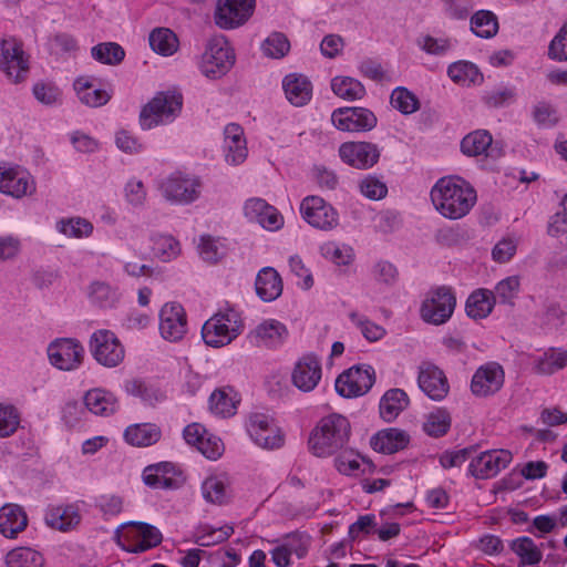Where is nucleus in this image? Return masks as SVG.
I'll return each mask as SVG.
<instances>
[{"mask_svg": "<svg viewBox=\"0 0 567 567\" xmlns=\"http://www.w3.org/2000/svg\"><path fill=\"white\" fill-rule=\"evenodd\" d=\"M287 100L295 106L306 105L312 96V85L302 74H288L282 81Z\"/></svg>", "mask_w": 567, "mask_h": 567, "instance_id": "c85d7f7f", "label": "nucleus"}, {"mask_svg": "<svg viewBox=\"0 0 567 567\" xmlns=\"http://www.w3.org/2000/svg\"><path fill=\"white\" fill-rule=\"evenodd\" d=\"M471 30L480 38H493L498 32L497 17L488 10L477 11L471 18Z\"/></svg>", "mask_w": 567, "mask_h": 567, "instance_id": "79ce46f5", "label": "nucleus"}, {"mask_svg": "<svg viewBox=\"0 0 567 567\" xmlns=\"http://www.w3.org/2000/svg\"><path fill=\"white\" fill-rule=\"evenodd\" d=\"M417 382L420 389L434 401L443 400L450 390L444 372L433 364H425L420 368Z\"/></svg>", "mask_w": 567, "mask_h": 567, "instance_id": "b1692460", "label": "nucleus"}, {"mask_svg": "<svg viewBox=\"0 0 567 567\" xmlns=\"http://www.w3.org/2000/svg\"><path fill=\"white\" fill-rule=\"evenodd\" d=\"M493 138L488 131L477 130L467 134L461 142V150L467 156L487 154Z\"/></svg>", "mask_w": 567, "mask_h": 567, "instance_id": "37998d69", "label": "nucleus"}, {"mask_svg": "<svg viewBox=\"0 0 567 567\" xmlns=\"http://www.w3.org/2000/svg\"><path fill=\"white\" fill-rule=\"evenodd\" d=\"M257 296L266 302L276 300L282 293V280L272 267L262 268L255 281Z\"/></svg>", "mask_w": 567, "mask_h": 567, "instance_id": "c756f323", "label": "nucleus"}, {"mask_svg": "<svg viewBox=\"0 0 567 567\" xmlns=\"http://www.w3.org/2000/svg\"><path fill=\"white\" fill-rule=\"evenodd\" d=\"M236 55L228 40L223 34L209 39L200 62L202 73L209 79H219L227 74L235 64Z\"/></svg>", "mask_w": 567, "mask_h": 567, "instance_id": "20e7f679", "label": "nucleus"}, {"mask_svg": "<svg viewBox=\"0 0 567 567\" xmlns=\"http://www.w3.org/2000/svg\"><path fill=\"white\" fill-rule=\"evenodd\" d=\"M0 69L14 83L27 78L29 61L24 56L22 43L16 39H3L1 41Z\"/></svg>", "mask_w": 567, "mask_h": 567, "instance_id": "2eb2a0df", "label": "nucleus"}, {"mask_svg": "<svg viewBox=\"0 0 567 567\" xmlns=\"http://www.w3.org/2000/svg\"><path fill=\"white\" fill-rule=\"evenodd\" d=\"M444 12L455 20H464L474 8L473 0H442Z\"/></svg>", "mask_w": 567, "mask_h": 567, "instance_id": "338daca9", "label": "nucleus"}, {"mask_svg": "<svg viewBox=\"0 0 567 567\" xmlns=\"http://www.w3.org/2000/svg\"><path fill=\"white\" fill-rule=\"evenodd\" d=\"M351 321L361 330L363 337L369 341H378L385 334V329L369 319L359 316L357 312L349 315Z\"/></svg>", "mask_w": 567, "mask_h": 567, "instance_id": "bf43d9fd", "label": "nucleus"}, {"mask_svg": "<svg viewBox=\"0 0 567 567\" xmlns=\"http://www.w3.org/2000/svg\"><path fill=\"white\" fill-rule=\"evenodd\" d=\"M333 93L348 101L360 100L365 95V87L354 78L336 76L331 81Z\"/></svg>", "mask_w": 567, "mask_h": 567, "instance_id": "a19ab883", "label": "nucleus"}, {"mask_svg": "<svg viewBox=\"0 0 567 567\" xmlns=\"http://www.w3.org/2000/svg\"><path fill=\"white\" fill-rule=\"evenodd\" d=\"M417 45L427 54L444 55L451 50L452 43L446 38H434L431 35H422L417 39Z\"/></svg>", "mask_w": 567, "mask_h": 567, "instance_id": "e2e57ef3", "label": "nucleus"}, {"mask_svg": "<svg viewBox=\"0 0 567 567\" xmlns=\"http://www.w3.org/2000/svg\"><path fill=\"white\" fill-rule=\"evenodd\" d=\"M495 298L493 291L488 289H476L473 291L465 303L466 315L472 319H484L493 310Z\"/></svg>", "mask_w": 567, "mask_h": 567, "instance_id": "f704fd0d", "label": "nucleus"}, {"mask_svg": "<svg viewBox=\"0 0 567 567\" xmlns=\"http://www.w3.org/2000/svg\"><path fill=\"white\" fill-rule=\"evenodd\" d=\"M350 436V421L339 413H331L321 417L310 432L309 450L318 457L331 456L347 447Z\"/></svg>", "mask_w": 567, "mask_h": 567, "instance_id": "f03ea898", "label": "nucleus"}, {"mask_svg": "<svg viewBox=\"0 0 567 567\" xmlns=\"http://www.w3.org/2000/svg\"><path fill=\"white\" fill-rule=\"evenodd\" d=\"M202 182L196 176L174 172L159 184L162 195L171 203L188 205L200 195Z\"/></svg>", "mask_w": 567, "mask_h": 567, "instance_id": "6e6552de", "label": "nucleus"}, {"mask_svg": "<svg viewBox=\"0 0 567 567\" xmlns=\"http://www.w3.org/2000/svg\"><path fill=\"white\" fill-rule=\"evenodd\" d=\"M241 328L243 324L234 310L218 312L204 323L202 338L207 346L221 348L236 339Z\"/></svg>", "mask_w": 567, "mask_h": 567, "instance_id": "423d86ee", "label": "nucleus"}, {"mask_svg": "<svg viewBox=\"0 0 567 567\" xmlns=\"http://www.w3.org/2000/svg\"><path fill=\"white\" fill-rule=\"evenodd\" d=\"M520 287V280L518 276H509L501 280L493 292L495 302L498 301L504 305H514V300L517 298Z\"/></svg>", "mask_w": 567, "mask_h": 567, "instance_id": "864d4df0", "label": "nucleus"}, {"mask_svg": "<svg viewBox=\"0 0 567 567\" xmlns=\"http://www.w3.org/2000/svg\"><path fill=\"white\" fill-rule=\"evenodd\" d=\"M200 257L208 262H217L225 254L223 246L212 236H202L198 244Z\"/></svg>", "mask_w": 567, "mask_h": 567, "instance_id": "680f3d73", "label": "nucleus"}, {"mask_svg": "<svg viewBox=\"0 0 567 567\" xmlns=\"http://www.w3.org/2000/svg\"><path fill=\"white\" fill-rule=\"evenodd\" d=\"M115 144L127 154H138L144 150L143 143L132 132L124 128L116 132Z\"/></svg>", "mask_w": 567, "mask_h": 567, "instance_id": "69168bd1", "label": "nucleus"}, {"mask_svg": "<svg viewBox=\"0 0 567 567\" xmlns=\"http://www.w3.org/2000/svg\"><path fill=\"white\" fill-rule=\"evenodd\" d=\"M159 333L169 342H177L187 333V316L181 303L167 302L162 307Z\"/></svg>", "mask_w": 567, "mask_h": 567, "instance_id": "a211bd4d", "label": "nucleus"}, {"mask_svg": "<svg viewBox=\"0 0 567 567\" xmlns=\"http://www.w3.org/2000/svg\"><path fill=\"white\" fill-rule=\"evenodd\" d=\"M0 192L14 198H22L35 192L33 177L20 167H0Z\"/></svg>", "mask_w": 567, "mask_h": 567, "instance_id": "412c9836", "label": "nucleus"}, {"mask_svg": "<svg viewBox=\"0 0 567 567\" xmlns=\"http://www.w3.org/2000/svg\"><path fill=\"white\" fill-rule=\"evenodd\" d=\"M519 558V567L537 565L543 559V553L534 540L527 536L513 539L509 545Z\"/></svg>", "mask_w": 567, "mask_h": 567, "instance_id": "e433bc0d", "label": "nucleus"}, {"mask_svg": "<svg viewBox=\"0 0 567 567\" xmlns=\"http://www.w3.org/2000/svg\"><path fill=\"white\" fill-rule=\"evenodd\" d=\"M450 79L458 84H475L483 81V75L478 68L468 61H457L447 69Z\"/></svg>", "mask_w": 567, "mask_h": 567, "instance_id": "c03bdc74", "label": "nucleus"}, {"mask_svg": "<svg viewBox=\"0 0 567 567\" xmlns=\"http://www.w3.org/2000/svg\"><path fill=\"white\" fill-rule=\"evenodd\" d=\"M287 337L286 326L274 319L264 321L251 332L255 344L265 348H277L285 342Z\"/></svg>", "mask_w": 567, "mask_h": 567, "instance_id": "bb28decb", "label": "nucleus"}, {"mask_svg": "<svg viewBox=\"0 0 567 567\" xmlns=\"http://www.w3.org/2000/svg\"><path fill=\"white\" fill-rule=\"evenodd\" d=\"M548 56L556 61H567V21L550 41Z\"/></svg>", "mask_w": 567, "mask_h": 567, "instance_id": "0e129e2a", "label": "nucleus"}, {"mask_svg": "<svg viewBox=\"0 0 567 567\" xmlns=\"http://www.w3.org/2000/svg\"><path fill=\"white\" fill-rule=\"evenodd\" d=\"M512 453L506 450H492L482 452L472 458L468 472L472 476L486 480L496 476L512 462Z\"/></svg>", "mask_w": 567, "mask_h": 567, "instance_id": "6ab92c4d", "label": "nucleus"}, {"mask_svg": "<svg viewBox=\"0 0 567 567\" xmlns=\"http://www.w3.org/2000/svg\"><path fill=\"white\" fill-rule=\"evenodd\" d=\"M256 0H217L215 23L225 30L236 29L252 16Z\"/></svg>", "mask_w": 567, "mask_h": 567, "instance_id": "f8f14e48", "label": "nucleus"}, {"mask_svg": "<svg viewBox=\"0 0 567 567\" xmlns=\"http://www.w3.org/2000/svg\"><path fill=\"white\" fill-rule=\"evenodd\" d=\"M456 297L451 287L441 286L431 289L420 308L421 318L431 324L445 323L453 315Z\"/></svg>", "mask_w": 567, "mask_h": 567, "instance_id": "0eeeda50", "label": "nucleus"}, {"mask_svg": "<svg viewBox=\"0 0 567 567\" xmlns=\"http://www.w3.org/2000/svg\"><path fill=\"white\" fill-rule=\"evenodd\" d=\"M303 219L315 228L330 230L338 226L337 210L319 196H308L300 204Z\"/></svg>", "mask_w": 567, "mask_h": 567, "instance_id": "4468645a", "label": "nucleus"}, {"mask_svg": "<svg viewBox=\"0 0 567 567\" xmlns=\"http://www.w3.org/2000/svg\"><path fill=\"white\" fill-rule=\"evenodd\" d=\"M515 96L513 87L503 86L486 92L483 100L487 106L498 109L513 103Z\"/></svg>", "mask_w": 567, "mask_h": 567, "instance_id": "052dcab7", "label": "nucleus"}, {"mask_svg": "<svg viewBox=\"0 0 567 567\" xmlns=\"http://www.w3.org/2000/svg\"><path fill=\"white\" fill-rule=\"evenodd\" d=\"M375 382L371 365H353L343 371L336 380L334 388L343 398H357L365 394Z\"/></svg>", "mask_w": 567, "mask_h": 567, "instance_id": "1a4fd4ad", "label": "nucleus"}, {"mask_svg": "<svg viewBox=\"0 0 567 567\" xmlns=\"http://www.w3.org/2000/svg\"><path fill=\"white\" fill-rule=\"evenodd\" d=\"M148 41L152 50L164 56L174 54L179 45L176 34L167 28L154 29Z\"/></svg>", "mask_w": 567, "mask_h": 567, "instance_id": "4c0bfd02", "label": "nucleus"}, {"mask_svg": "<svg viewBox=\"0 0 567 567\" xmlns=\"http://www.w3.org/2000/svg\"><path fill=\"white\" fill-rule=\"evenodd\" d=\"M89 299L100 308H112L118 301L117 290L104 281H93L89 286Z\"/></svg>", "mask_w": 567, "mask_h": 567, "instance_id": "a18cd8bd", "label": "nucleus"}, {"mask_svg": "<svg viewBox=\"0 0 567 567\" xmlns=\"http://www.w3.org/2000/svg\"><path fill=\"white\" fill-rule=\"evenodd\" d=\"M48 355L52 365L70 371L82 363L84 349L75 339H58L49 344Z\"/></svg>", "mask_w": 567, "mask_h": 567, "instance_id": "f3484780", "label": "nucleus"}, {"mask_svg": "<svg viewBox=\"0 0 567 567\" xmlns=\"http://www.w3.org/2000/svg\"><path fill=\"white\" fill-rule=\"evenodd\" d=\"M264 54L271 59H281L290 51V42L282 32L270 33L262 42Z\"/></svg>", "mask_w": 567, "mask_h": 567, "instance_id": "603ef678", "label": "nucleus"}, {"mask_svg": "<svg viewBox=\"0 0 567 567\" xmlns=\"http://www.w3.org/2000/svg\"><path fill=\"white\" fill-rule=\"evenodd\" d=\"M409 396L402 389H390L381 398L379 412L382 420L393 422L408 408Z\"/></svg>", "mask_w": 567, "mask_h": 567, "instance_id": "2f4dec72", "label": "nucleus"}, {"mask_svg": "<svg viewBox=\"0 0 567 567\" xmlns=\"http://www.w3.org/2000/svg\"><path fill=\"white\" fill-rule=\"evenodd\" d=\"M161 429L153 423L132 424L124 431L125 441L133 446H150L159 441Z\"/></svg>", "mask_w": 567, "mask_h": 567, "instance_id": "72a5a7b5", "label": "nucleus"}, {"mask_svg": "<svg viewBox=\"0 0 567 567\" xmlns=\"http://www.w3.org/2000/svg\"><path fill=\"white\" fill-rule=\"evenodd\" d=\"M333 125L343 132H369L377 126L375 114L365 107H339L331 114Z\"/></svg>", "mask_w": 567, "mask_h": 567, "instance_id": "ddd939ff", "label": "nucleus"}, {"mask_svg": "<svg viewBox=\"0 0 567 567\" xmlns=\"http://www.w3.org/2000/svg\"><path fill=\"white\" fill-rule=\"evenodd\" d=\"M181 471L171 462L148 465L143 471V482L151 488L175 489L179 486L176 478Z\"/></svg>", "mask_w": 567, "mask_h": 567, "instance_id": "393cba45", "label": "nucleus"}, {"mask_svg": "<svg viewBox=\"0 0 567 567\" xmlns=\"http://www.w3.org/2000/svg\"><path fill=\"white\" fill-rule=\"evenodd\" d=\"M92 58L103 64L115 65L123 61L124 49L115 42H103L92 48Z\"/></svg>", "mask_w": 567, "mask_h": 567, "instance_id": "8fccbe9b", "label": "nucleus"}, {"mask_svg": "<svg viewBox=\"0 0 567 567\" xmlns=\"http://www.w3.org/2000/svg\"><path fill=\"white\" fill-rule=\"evenodd\" d=\"M56 226L60 233L75 238L87 237L93 230L92 224L83 218L62 219Z\"/></svg>", "mask_w": 567, "mask_h": 567, "instance_id": "13d9d810", "label": "nucleus"}, {"mask_svg": "<svg viewBox=\"0 0 567 567\" xmlns=\"http://www.w3.org/2000/svg\"><path fill=\"white\" fill-rule=\"evenodd\" d=\"M84 404L90 412L102 416L113 414L118 408L114 394L102 389L87 391L84 396Z\"/></svg>", "mask_w": 567, "mask_h": 567, "instance_id": "473e14b6", "label": "nucleus"}, {"mask_svg": "<svg viewBox=\"0 0 567 567\" xmlns=\"http://www.w3.org/2000/svg\"><path fill=\"white\" fill-rule=\"evenodd\" d=\"M450 426V414L446 411L437 410L427 416L423 424V430L430 436L440 437L447 433Z\"/></svg>", "mask_w": 567, "mask_h": 567, "instance_id": "5fc2aeb1", "label": "nucleus"}, {"mask_svg": "<svg viewBox=\"0 0 567 567\" xmlns=\"http://www.w3.org/2000/svg\"><path fill=\"white\" fill-rule=\"evenodd\" d=\"M322 369L320 360L315 354L300 358L292 370L291 380L296 388L302 392H311L321 380Z\"/></svg>", "mask_w": 567, "mask_h": 567, "instance_id": "4be33fe9", "label": "nucleus"}, {"mask_svg": "<svg viewBox=\"0 0 567 567\" xmlns=\"http://www.w3.org/2000/svg\"><path fill=\"white\" fill-rule=\"evenodd\" d=\"M33 94H34V97L40 103L45 104V105H53L61 97V92L58 89V86H55L52 83H44V82L34 84Z\"/></svg>", "mask_w": 567, "mask_h": 567, "instance_id": "774afa93", "label": "nucleus"}, {"mask_svg": "<svg viewBox=\"0 0 567 567\" xmlns=\"http://www.w3.org/2000/svg\"><path fill=\"white\" fill-rule=\"evenodd\" d=\"M505 372L497 362H487L476 369L471 380V392L476 398L496 394L504 385Z\"/></svg>", "mask_w": 567, "mask_h": 567, "instance_id": "dca6fc26", "label": "nucleus"}, {"mask_svg": "<svg viewBox=\"0 0 567 567\" xmlns=\"http://www.w3.org/2000/svg\"><path fill=\"white\" fill-rule=\"evenodd\" d=\"M238 402L237 393L231 388H223L210 394L209 408L216 415L229 417L236 413Z\"/></svg>", "mask_w": 567, "mask_h": 567, "instance_id": "c9c22d12", "label": "nucleus"}, {"mask_svg": "<svg viewBox=\"0 0 567 567\" xmlns=\"http://www.w3.org/2000/svg\"><path fill=\"white\" fill-rule=\"evenodd\" d=\"M245 216L268 230H277L284 224L280 213L262 198H250L244 206Z\"/></svg>", "mask_w": 567, "mask_h": 567, "instance_id": "5701e85b", "label": "nucleus"}, {"mask_svg": "<svg viewBox=\"0 0 567 567\" xmlns=\"http://www.w3.org/2000/svg\"><path fill=\"white\" fill-rule=\"evenodd\" d=\"M42 555L30 547H17L4 557L7 567H43Z\"/></svg>", "mask_w": 567, "mask_h": 567, "instance_id": "ea45409f", "label": "nucleus"}, {"mask_svg": "<svg viewBox=\"0 0 567 567\" xmlns=\"http://www.w3.org/2000/svg\"><path fill=\"white\" fill-rule=\"evenodd\" d=\"M20 424V414L11 404L0 403V437L11 436Z\"/></svg>", "mask_w": 567, "mask_h": 567, "instance_id": "4d7b16f0", "label": "nucleus"}, {"mask_svg": "<svg viewBox=\"0 0 567 567\" xmlns=\"http://www.w3.org/2000/svg\"><path fill=\"white\" fill-rule=\"evenodd\" d=\"M90 350L94 359L107 368L118 365L125 355L124 347L109 330H99L91 336Z\"/></svg>", "mask_w": 567, "mask_h": 567, "instance_id": "9b49d317", "label": "nucleus"}, {"mask_svg": "<svg viewBox=\"0 0 567 567\" xmlns=\"http://www.w3.org/2000/svg\"><path fill=\"white\" fill-rule=\"evenodd\" d=\"M410 437L406 432L398 429L380 431L371 439V446L374 451L384 454H393L403 450L409 444Z\"/></svg>", "mask_w": 567, "mask_h": 567, "instance_id": "7c9ffc66", "label": "nucleus"}, {"mask_svg": "<svg viewBox=\"0 0 567 567\" xmlns=\"http://www.w3.org/2000/svg\"><path fill=\"white\" fill-rule=\"evenodd\" d=\"M391 105L403 114H411L417 111L419 100L405 87H396L390 97Z\"/></svg>", "mask_w": 567, "mask_h": 567, "instance_id": "6e6d98bb", "label": "nucleus"}, {"mask_svg": "<svg viewBox=\"0 0 567 567\" xmlns=\"http://www.w3.org/2000/svg\"><path fill=\"white\" fill-rule=\"evenodd\" d=\"M183 95L178 91H161L145 104L140 113V125L151 130L157 125L172 123L182 112Z\"/></svg>", "mask_w": 567, "mask_h": 567, "instance_id": "7ed1b4c3", "label": "nucleus"}, {"mask_svg": "<svg viewBox=\"0 0 567 567\" xmlns=\"http://www.w3.org/2000/svg\"><path fill=\"white\" fill-rule=\"evenodd\" d=\"M202 494L206 502L216 505H223L229 499L227 485L217 476H209L203 482Z\"/></svg>", "mask_w": 567, "mask_h": 567, "instance_id": "de8ad7c7", "label": "nucleus"}, {"mask_svg": "<svg viewBox=\"0 0 567 567\" xmlns=\"http://www.w3.org/2000/svg\"><path fill=\"white\" fill-rule=\"evenodd\" d=\"M567 365V351L549 349L537 360L536 370L540 374L550 375Z\"/></svg>", "mask_w": 567, "mask_h": 567, "instance_id": "49530a36", "label": "nucleus"}, {"mask_svg": "<svg viewBox=\"0 0 567 567\" xmlns=\"http://www.w3.org/2000/svg\"><path fill=\"white\" fill-rule=\"evenodd\" d=\"M246 427L251 440L262 449L275 450L281 447L285 443L284 433L268 414L251 413Z\"/></svg>", "mask_w": 567, "mask_h": 567, "instance_id": "9d476101", "label": "nucleus"}, {"mask_svg": "<svg viewBox=\"0 0 567 567\" xmlns=\"http://www.w3.org/2000/svg\"><path fill=\"white\" fill-rule=\"evenodd\" d=\"M339 155L348 165L358 169H367L379 161L380 151L375 144L370 142H349L340 146Z\"/></svg>", "mask_w": 567, "mask_h": 567, "instance_id": "aec40b11", "label": "nucleus"}, {"mask_svg": "<svg viewBox=\"0 0 567 567\" xmlns=\"http://www.w3.org/2000/svg\"><path fill=\"white\" fill-rule=\"evenodd\" d=\"M74 90L76 91L80 101L90 107L102 106L111 99V95L106 91L93 89L92 84L84 78L75 80Z\"/></svg>", "mask_w": 567, "mask_h": 567, "instance_id": "58836bf2", "label": "nucleus"}, {"mask_svg": "<svg viewBox=\"0 0 567 567\" xmlns=\"http://www.w3.org/2000/svg\"><path fill=\"white\" fill-rule=\"evenodd\" d=\"M125 391L133 396L140 398L143 402L153 405L163 399V393L147 384L144 380L132 379L126 381Z\"/></svg>", "mask_w": 567, "mask_h": 567, "instance_id": "09e8293b", "label": "nucleus"}, {"mask_svg": "<svg viewBox=\"0 0 567 567\" xmlns=\"http://www.w3.org/2000/svg\"><path fill=\"white\" fill-rule=\"evenodd\" d=\"M152 250L162 261H169L181 252L179 243L169 235H156L152 238Z\"/></svg>", "mask_w": 567, "mask_h": 567, "instance_id": "3c124183", "label": "nucleus"}, {"mask_svg": "<svg viewBox=\"0 0 567 567\" xmlns=\"http://www.w3.org/2000/svg\"><path fill=\"white\" fill-rule=\"evenodd\" d=\"M161 532L143 522H130L116 530L117 544L128 553H144L162 543Z\"/></svg>", "mask_w": 567, "mask_h": 567, "instance_id": "39448f33", "label": "nucleus"}, {"mask_svg": "<svg viewBox=\"0 0 567 567\" xmlns=\"http://www.w3.org/2000/svg\"><path fill=\"white\" fill-rule=\"evenodd\" d=\"M28 526L24 509L17 504H6L0 508V533L7 538H16Z\"/></svg>", "mask_w": 567, "mask_h": 567, "instance_id": "cd10ccee", "label": "nucleus"}, {"mask_svg": "<svg viewBox=\"0 0 567 567\" xmlns=\"http://www.w3.org/2000/svg\"><path fill=\"white\" fill-rule=\"evenodd\" d=\"M44 520L51 528L69 532L80 524L81 515L74 504L51 505L45 511Z\"/></svg>", "mask_w": 567, "mask_h": 567, "instance_id": "a878e982", "label": "nucleus"}, {"mask_svg": "<svg viewBox=\"0 0 567 567\" xmlns=\"http://www.w3.org/2000/svg\"><path fill=\"white\" fill-rule=\"evenodd\" d=\"M476 199V190L458 176H444L431 189V200L435 209L449 219L466 216Z\"/></svg>", "mask_w": 567, "mask_h": 567, "instance_id": "f257e3e1", "label": "nucleus"}]
</instances>
